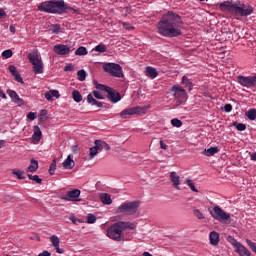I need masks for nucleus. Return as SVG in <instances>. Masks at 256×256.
<instances>
[{
	"mask_svg": "<svg viewBox=\"0 0 256 256\" xmlns=\"http://www.w3.org/2000/svg\"><path fill=\"white\" fill-rule=\"evenodd\" d=\"M183 20L179 14L169 11L164 14L157 24L158 33L163 37H179Z\"/></svg>",
	"mask_w": 256,
	"mask_h": 256,
	"instance_id": "1",
	"label": "nucleus"
},
{
	"mask_svg": "<svg viewBox=\"0 0 256 256\" xmlns=\"http://www.w3.org/2000/svg\"><path fill=\"white\" fill-rule=\"evenodd\" d=\"M38 11L43 13H52L53 15H65L68 11L79 13V10L66 4L64 0H49L38 5Z\"/></svg>",
	"mask_w": 256,
	"mask_h": 256,
	"instance_id": "2",
	"label": "nucleus"
},
{
	"mask_svg": "<svg viewBox=\"0 0 256 256\" xmlns=\"http://www.w3.org/2000/svg\"><path fill=\"white\" fill-rule=\"evenodd\" d=\"M225 11L235 17V19H239L240 17H249L255 9L249 4H242L239 0H226Z\"/></svg>",
	"mask_w": 256,
	"mask_h": 256,
	"instance_id": "3",
	"label": "nucleus"
},
{
	"mask_svg": "<svg viewBox=\"0 0 256 256\" xmlns=\"http://www.w3.org/2000/svg\"><path fill=\"white\" fill-rule=\"evenodd\" d=\"M135 227V224L132 222H116L107 229V237L113 241H125V237H123V231H127V229L133 230Z\"/></svg>",
	"mask_w": 256,
	"mask_h": 256,
	"instance_id": "4",
	"label": "nucleus"
},
{
	"mask_svg": "<svg viewBox=\"0 0 256 256\" xmlns=\"http://www.w3.org/2000/svg\"><path fill=\"white\" fill-rule=\"evenodd\" d=\"M141 207V201H126L123 202L116 210V213L122 215L123 217H133L139 213V208Z\"/></svg>",
	"mask_w": 256,
	"mask_h": 256,
	"instance_id": "5",
	"label": "nucleus"
},
{
	"mask_svg": "<svg viewBox=\"0 0 256 256\" xmlns=\"http://www.w3.org/2000/svg\"><path fill=\"white\" fill-rule=\"evenodd\" d=\"M171 91L174 93V107H179V105H183V103L187 101V91H185L183 87L174 85Z\"/></svg>",
	"mask_w": 256,
	"mask_h": 256,
	"instance_id": "6",
	"label": "nucleus"
},
{
	"mask_svg": "<svg viewBox=\"0 0 256 256\" xmlns=\"http://www.w3.org/2000/svg\"><path fill=\"white\" fill-rule=\"evenodd\" d=\"M102 69L103 71H105V73H109L111 77H125V75L123 74V68L117 63H105L103 64Z\"/></svg>",
	"mask_w": 256,
	"mask_h": 256,
	"instance_id": "7",
	"label": "nucleus"
},
{
	"mask_svg": "<svg viewBox=\"0 0 256 256\" xmlns=\"http://www.w3.org/2000/svg\"><path fill=\"white\" fill-rule=\"evenodd\" d=\"M149 109H151V105H147V106H136V107H132V108H128L123 110L120 113V116L123 119H127V117H131V115H145V113H147V111H149Z\"/></svg>",
	"mask_w": 256,
	"mask_h": 256,
	"instance_id": "8",
	"label": "nucleus"
},
{
	"mask_svg": "<svg viewBox=\"0 0 256 256\" xmlns=\"http://www.w3.org/2000/svg\"><path fill=\"white\" fill-rule=\"evenodd\" d=\"M28 59L33 65V71L36 75H40L41 73H43V61L39 59L38 54H28Z\"/></svg>",
	"mask_w": 256,
	"mask_h": 256,
	"instance_id": "9",
	"label": "nucleus"
},
{
	"mask_svg": "<svg viewBox=\"0 0 256 256\" xmlns=\"http://www.w3.org/2000/svg\"><path fill=\"white\" fill-rule=\"evenodd\" d=\"M238 83L242 87H246V89H253L256 87V74L253 76H238L237 77Z\"/></svg>",
	"mask_w": 256,
	"mask_h": 256,
	"instance_id": "10",
	"label": "nucleus"
},
{
	"mask_svg": "<svg viewBox=\"0 0 256 256\" xmlns=\"http://www.w3.org/2000/svg\"><path fill=\"white\" fill-rule=\"evenodd\" d=\"M81 195V190L73 189L71 191L66 192V195L62 196V201H81L79 196Z\"/></svg>",
	"mask_w": 256,
	"mask_h": 256,
	"instance_id": "11",
	"label": "nucleus"
},
{
	"mask_svg": "<svg viewBox=\"0 0 256 256\" xmlns=\"http://www.w3.org/2000/svg\"><path fill=\"white\" fill-rule=\"evenodd\" d=\"M210 215L217 221H225V211L219 206H215L212 210H209Z\"/></svg>",
	"mask_w": 256,
	"mask_h": 256,
	"instance_id": "12",
	"label": "nucleus"
},
{
	"mask_svg": "<svg viewBox=\"0 0 256 256\" xmlns=\"http://www.w3.org/2000/svg\"><path fill=\"white\" fill-rule=\"evenodd\" d=\"M7 95H9L10 99H12L13 103H16L18 107H23L25 105V101L19 97V94L15 92L14 90L8 89L6 91Z\"/></svg>",
	"mask_w": 256,
	"mask_h": 256,
	"instance_id": "13",
	"label": "nucleus"
},
{
	"mask_svg": "<svg viewBox=\"0 0 256 256\" xmlns=\"http://www.w3.org/2000/svg\"><path fill=\"white\" fill-rule=\"evenodd\" d=\"M106 93H108L106 97L111 103H119V100L121 99V94L119 92L110 87Z\"/></svg>",
	"mask_w": 256,
	"mask_h": 256,
	"instance_id": "14",
	"label": "nucleus"
},
{
	"mask_svg": "<svg viewBox=\"0 0 256 256\" xmlns=\"http://www.w3.org/2000/svg\"><path fill=\"white\" fill-rule=\"evenodd\" d=\"M54 53H56V55H69V53H71V48H69V46L64 45V44H57L54 46L53 48Z\"/></svg>",
	"mask_w": 256,
	"mask_h": 256,
	"instance_id": "15",
	"label": "nucleus"
},
{
	"mask_svg": "<svg viewBox=\"0 0 256 256\" xmlns=\"http://www.w3.org/2000/svg\"><path fill=\"white\" fill-rule=\"evenodd\" d=\"M8 69L12 74V76L14 77L15 81H17L18 83H21V85L25 84V82L23 81V77H21V74H19V71H17V67H15V65H10Z\"/></svg>",
	"mask_w": 256,
	"mask_h": 256,
	"instance_id": "16",
	"label": "nucleus"
},
{
	"mask_svg": "<svg viewBox=\"0 0 256 256\" xmlns=\"http://www.w3.org/2000/svg\"><path fill=\"white\" fill-rule=\"evenodd\" d=\"M170 181L173 183V187H175L177 191H181V187H179V185H181V177L177 175V172L170 173Z\"/></svg>",
	"mask_w": 256,
	"mask_h": 256,
	"instance_id": "17",
	"label": "nucleus"
},
{
	"mask_svg": "<svg viewBox=\"0 0 256 256\" xmlns=\"http://www.w3.org/2000/svg\"><path fill=\"white\" fill-rule=\"evenodd\" d=\"M86 101H87L88 105H91L92 107L93 106H96L98 108L103 107V102H100L97 99H95L93 97V94H91V93L87 95Z\"/></svg>",
	"mask_w": 256,
	"mask_h": 256,
	"instance_id": "18",
	"label": "nucleus"
},
{
	"mask_svg": "<svg viewBox=\"0 0 256 256\" xmlns=\"http://www.w3.org/2000/svg\"><path fill=\"white\" fill-rule=\"evenodd\" d=\"M86 101H87L88 105H91L92 107L93 106H96L98 108L103 107V102H100L97 99H95L93 97V94H91V93L87 95Z\"/></svg>",
	"mask_w": 256,
	"mask_h": 256,
	"instance_id": "19",
	"label": "nucleus"
},
{
	"mask_svg": "<svg viewBox=\"0 0 256 256\" xmlns=\"http://www.w3.org/2000/svg\"><path fill=\"white\" fill-rule=\"evenodd\" d=\"M94 145H96L98 147L99 151H111V146H109V144H107V142L102 141V140H95Z\"/></svg>",
	"mask_w": 256,
	"mask_h": 256,
	"instance_id": "20",
	"label": "nucleus"
},
{
	"mask_svg": "<svg viewBox=\"0 0 256 256\" xmlns=\"http://www.w3.org/2000/svg\"><path fill=\"white\" fill-rule=\"evenodd\" d=\"M236 253H238L239 256H251V251L247 247H245L243 244H240L236 248Z\"/></svg>",
	"mask_w": 256,
	"mask_h": 256,
	"instance_id": "21",
	"label": "nucleus"
},
{
	"mask_svg": "<svg viewBox=\"0 0 256 256\" xmlns=\"http://www.w3.org/2000/svg\"><path fill=\"white\" fill-rule=\"evenodd\" d=\"M99 199L103 205H111L113 200L111 199V195L109 193H101Z\"/></svg>",
	"mask_w": 256,
	"mask_h": 256,
	"instance_id": "22",
	"label": "nucleus"
},
{
	"mask_svg": "<svg viewBox=\"0 0 256 256\" xmlns=\"http://www.w3.org/2000/svg\"><path fill=\"white\" fill-rule=\"evenodd\" d=\"M62 167H64V169H73V167H75V161L71 158V155L64 160Z\"/></svg>",
	"mask_w": 256,
	"mask_h": 256,
	"instance_id": "23",
	"label": "nucleus"
},
{
	"mask_svg": "<svg viewBox=\"0 0 256 256\" xmlns=\"http://www.w3.org/2000/svg\"><path fill=\"white\" fill-rule=\"evenodd\" d=\"M209 239H210V243L214 247H217V245H219V233L215 231L210 232Z\"/></svg>",
	"mask_w": 256,
	"mask_h": 256,
	"instance_id": "24",
	"label": "nucleus"
},
{
	"mask_svg": "<svg viewBox=\"0 0 256 256\" xmlns=\"http://www.w3.org/2000/svg\"><path fill=\"white\" fill-rule=\"evenodd\" d=\"M31 165L26 169V171L29 173H35L37 169H39V161L35 159L30 160Z\"/></svg>",
	"mask_w": 256,
	"mask_h": 256,
	"instance_id": "25",
	"label": "nucleus"
},
{
	"mask_svg": "<svg viewBox=\"0 0 256 256\" xmlns=\"http://www.w3.org/2000/svg\"><path fill=\"white\" fill-rule=\"evenodd\" d=\"M219 151V147H211L208 149H204L203 155L206 157H213V155H216V153Z\"/></svg>",
	"mask_w": 256,
	"mask_h": 256,
	"instance_id": "26",
	"label": "nucleus"
},
{
	"mask_svg": "<svg viewBox=\"0 0 256 256\" xmlns=\"http://www.w3.org/2000/svg\"><path fill=\"white\" fill-rule=\"evenodd\" d=\"M146 75L147 77H151V79H155V77H157V75H159V73L157 72V69L148 66L146 67Z\"/></svg>",
	"mask_w": 256,
	"mask_h": 256,
	"instance_id": "27",
	"label": "nucleus"
},
{
	"mask_svg": "<svg viewBox=\"0 0 256 256\" xmlns=\"http://www.w3.org/2000/svg\"><path fill=\"white\" fill-rule=\"evenodd\" d=\"M33 131H34V134H33V139L35 141H41V135H43V133L41 132V128H39V126L35 125L33 127Z\"/></svg>",
	"mask_w": 256,
	"mask_h": 256,
	"instance_id": "28",
	"label": "nucleus"
},
{
	"mask_svg": "<svg viewBox=\"0 0 256 256\" xmlns=\"http://www.w3.org/2000/svg\"><path fill=\"white\" fill-rule=\"evenodd\" d=\"M49 119V115L47 110L43 109L40 111V114L38 115V121L39 123H45Z\"/></svg>",
	"mask_w": 256,
	"mask_h": 256,
	"instance_id": "29",
	"label": "nucleus"
},
{
	"mask_svg": "<svg viewBox=\"0 0 256 256\" xmlns=\"http://www.w3.org/2000/svg\"><path fill=\"white\" fill-rule=\"evenodd\" d=\"M72 97L76 103H81L83 101V96L81 95V92H79L78 90H73Z\"/></svg>",
	"mask_w": 256,
	"mask_h": 256,
	"instance_id": "30",
	"label": "nucleus"
},
{
	"mask_svg": "<svg viewBox=\"0 0 256 256\" xmlns=\"http://www.w3.org/2000/svg\"><path fill=\"white\" fill-rule=\"evenodd\" d=\"M182 84L188 87V91H193V82L187 76L182 77Z\"/></svg>",
	"mask_w": 256,
	"mask_h": 256,
	"instance_id": "31",
	"label": "nucleus"
},
{
	"mask_svg": "<svg viewBox=\"0 0 256 256\" xmlns=\"http://www.w3.org/2000/svg\"><path fill=\"white\" fill-rule=\"evenodd\" d=\"M50 33H53L54 35H59L61 33V25L60 24H52L49 29Z\"/></svg>",
	"mask_w": 256,
	"mask_h": 256,
	"instance_id": "32",
	"label": "nucleus"
},
{
	"mask_svg": "<svg viewBox=\"0 0 256 256\" xmlns=\"http://www.w3.org/2000/svg\"><path fill=\"white\" fill-rule=\"evenodd\" d=\"M94 85H95V88L98 89V91H105V93H107L110 88L107 85L99 84V82H97V80H94Z\"/></svg>",
	"mask_w": 256,
	"mask_h": 256,
	"instance_id": "33",
	"label": "nucleus"
},
{
	"mask_svg": "<svg viewBox=\"0 0 256 256\" xmlns=\"http://www.w3.org/2000/svg\"><path fill=\"white\" fill-rule=\"evenodd\" d=\"M246 117L250 119V121H255L256 119V109L251 108L246 112Z\"/></svg>",
	"mask_w": 256,
	"mask_h": 256,
	"instance_id": "34",
	"label": "nucleus"
},
{
	"mask_svg": "<svg viewBox=\"0 0 256 256\" xmlns=\"http://www.w3.org/2000/svg\"><path fill=\"white\" fill-rule=\"evenodd\" d=\"M229 127H236L237 131H245V129H247V125L237 122L231 123Z\"/></svg>",
	"mask_w": 256,
	"mask_h": 256,
	"instance_id": "35",
	"label": "nucleus"
},
{
	"mask_svg": "<svg viewBox=\"0 0 256 256\" xmlns=\"http://www.w3.org/2000/svg\"><path fill=\"white\" fill-rule=\"evenodd\" d=\"M24 174L25 172L23 170H19V169L12 170V175H15L19 180H23L26 178L25 176H23Z\"/></svg>",
	"mask_w": 256,
	"mask_h": 256,
	"instance_id": "36",
	"label": "nucleus"
},
{
	"mask_svg": "<svg viewBox=\"0 0 256 256\" xmlns=\"http://www.w3.org/2000/svg\"><path fill=\"white\" fill-rule=\"evenodd\" d=\"M235 217L225 213V225H235Z\"/></svg>",
	"mask_w": 256,
	"mask_h": 256,
	"instance_id": "37",
	"label": "nucleus"
},
{
	"mask_svg": "<svg viewBox=\"0 0 256 256\" xmlns=\"http://www.w3.org/2000/svg\"><path fill=\"white\" fill-rule=\"evenodd\" d=\"M99 153V148L97 145L93 146L90 148V154H89V159H95L96 155Z\"/></svg>",
	"mask_w": 256,
	"mask_h": 256,
	"instance_id": "38",
	"label": "nucleus"
},
{
	"mask_svg": "<svg viewBox=\"0 0 256 256\" xmlns=\"http://www.w3.org/2000/svg\"><path fill=\"white\" fill-rule=\"evenodd\" d=\"M27 177L28 179H30V181H35L36 183H38V185H41V183H43V179H41L39 175L27 174Z\"/></svg>",
	"mask_w": 256,
	"mask_h": 256,
	"instance_id": "39",
	"label": "nucleus"
},
{
	"mask_svg": "<svg viewBox=\"0 0 256 256\" xmlns=\"http://www.w3.org/2000/svg\"><path fill=\"white\" fill-rule=\"evenodd\" d=\"M227 241L228 243H231V245L235 247V249H237L241 245V243L237 241V239H234L232 236H228Z\"/></svg>",
	"mask_w": 256,
	"mask_h": 256,
	"instance_id": "40",
	"label": "nucleus"
},
{
	"mask_svg": "<svg viewBox=\"0 0 256 256\" xmlns=\"http://www.w3.org/2000/svg\"><path fill=\"white\" fill-rule=\"evenodd\" d=\"M78 75V81H85V79H87V72L85 70H79L77 72Z\"/></svg>",
	"mask_w": 256,
	"mask_h": 256,
	"instance_id": "41",
	"label": "nucleus"
},
{
	"mask_svg": "<svg viewBox=\"0 0 256 256\" xmlns=\"http://www.w3.org/2000/svg\"><path fill=\"white\" fill-rule=\"evenodd\" d=\"M86 221L88 224L93 225V223L97 222V216H95V214H88L86 217Z\"/></svg>",
	"mask_w": 256,
	"mask_h": 256,
	"instance_id": "42",
	"label": "nucleus"
},
{
	"mask_svg": "<svg viewBox=\"0 0 256 256\" xmlns=\"http://www.w3.org/2000/svg\"><path fill=\"white\" fill-rule=\"evenodd\" d=\"M186 184L188 185V187H190L191 191H194V193H199V190H197V188L195 187V184L193 183V180L187 178L186 179Z\"/></svg>",
	"mask_w": 256,
	"mask_h": 256,
	"instance_id": "43",
	"label": "nucleus"
},
{
	"mask_svg": "<svg viewBox=\"0 0 256 256\" xmlns=\"http://www.w3.org/2000/svg\"><path fill=\"white\" fill-rule=\"evenodd\" d=\"M94 50L98 53H107V46H105V44H99L95 47Z\"/></svg>",
	"mask_w": 256,
	"mask_h": 256,
	"instance_id": "44",
	"label": "nucleus"
},
{
	"mask_svg": "<svg viewBox=\"0 0 256 256\" xmlns=\"http://www.w3.org/2000/svg\"><path fill=\"white\" fill-rule=\"evenodd\" d=\"M87 48L80 46L76 51H75V55H79V56H83V55H87Z\"/></svg>",
	"mask_w": 256,
	"mask_h": 256,
	"instance_id": "45",
	"label": "nucleus"
},
{
	"mask_svg": "<svg viewBox=\"0 0 256 256\" xmlns=\"http://www.w3.org/2000/svg\"><path fill=\"white\" fill-rule=\"evenodd\" d=\"M171 125L173 127L179 128V127H183V122L181 120H179V118H174L171 120Z\"/></svg>",
	"mask_w": 256,
	"mask_h": 256,
	"instance_id": "46",
	"label": "nucleus"
},
{
	"mask_svg": "<svg viewBox=\"0 0 256 256\" xmlns=\"http://www.w3.org/2000/svg\"><path fill=\"white\" fill-rule=\"evenodd\" d=\"M2 57H4V59H11V57H13V50L8 49L3 51Z\"/></svg>",
	"mask_w": 256,
	"mask_h": 256,
	"instance_id": "47",
	"label": "nucleus"
},
{
	"mask_svg": "<svg viewBox=\"0 0 256 256\" xmlns=\"http://www.w3.org/2000/svg\"><path fill=\"white\" fill-rule=\"evenodd\" d=\"M50 241H51L53 247H59V237H57L56 235H52L50 237Z\"/></svg>",
	"mask_w": 256,
	"mask_h": 256,
	"instance_id": "48",
	"label": "nucleus"
},
{
	"mask_svg": "<svg viewBox=\"0 0 256 256\" xmlns=\"http://www.w3.org/2000/svg\"><path fill=\"white\" fill-rule=\"evenodd\" d=\"M247 245L250 247V249L256 254V243L252 242L251 240H246Z\"/></svg>",
	"mask_w": 256,
	"mask_h": 256,
	"instance_id": "49",
	"label": "nucleus"
},
{
	"mask_svg": "<svg viewBox=\"0 0 256 256\" xmlns=\"http://www.w3.org/2000/svg\"><path fill=\"white\" fill-rule=\"evenodd\" d=\"M193 213H194L195 217H197V219H204L205 218L203 213H201L200 209H194Z\"/></svg>",
	"mask_w": 256,
	"mask_h": 256,
	"instance_id": "50",
	"label": "nucleus"
},
{
	"mask_svg": "<svg viewBox=\"0 0 256 256\" xmlns=\"http://www.w3.org/2000/svg\"><path fill=\"white\" fill-rule=\"evenodd\" d=\"M226 69H235V63L231 59H227L226 61Z\"/></svg>",
	"mask_w": 256,
	"mask_h": 256,
	"instance_id": "51",
	"label": "nucleus"
},
{
	"mask_svg": "<svg viewBox=\"0 0 256 256\" xmlns=\"http://www.w3.org/2000/svg\"><path fill=\"white\" fill-rule=\"evenodd\" d=\"M92 97H95V99H105L103 95H101V92L94 90L92 92Z\"/></svg>",
	"mask_w": 256,
	"mask_h": 256,
	"instance_id": "52",
	"label": "nucleus"
},
{
	"mask_svg": "<svg viewBox=\"0 0 256 256\" xmlns=\"http://www.w3.org/2000/svg\"><path fill=\"white\" fill-rule=\"evenodd\" d=\"M27 118L30 119V121H35V119H37V113L29 112Z\"/></svg>",
	"mask_w": 256,
	"mask_h": 256,
	"instance_id": "53",
	"label": "nucleus"
},
{
	"mask_svg": "<svg viewBox=\"0 0 256 256\" xmlns=\"http://www.w3.org/2000/svg\"><path fill=\"white\" fill-rule=\"evenodd\" d=\"M50 93L52 97H55L56 99H59L61 97L58 90H50Z\"/></svg>",
	"mask_w": 256,
	"mask_h": 256,
	"instance_id": "54",
	"label": "nucleus"
},
{
	"mask_svg": "<svg viewBox=\"0 0 256 256\" xmlns=\"http://www.w3.org/2000/svg\"><path fill=\"white\" fill-rule=\"evenodd\" d=\"M64 71H75V66L73 64H67Z\"/></svg>",
	"mask_w": 256,
	"mask_h": 256,
	"instance_id": "55",
	"label": "nucleus"
},
{
	"mask_svg": "<svg viewBox=\"0 0 256 256\" xmlns=\"http://www.w3.org/2000/svg\"><path fill=\"white\" fill-rule=\"evenodd\" d=\"M44 97H45V99H46L47 101H53V96H52V94H51V91L46 92V93L44 94Z\"/></svg>",
	"mask_w": 256,
	"mask_h": 256,
	"instance_id": "56",
	"label": "nucleus"
},
{
	"mask_svg": "<svg viewBox=\"0 0 256 256\" xmlns=\"http://www.w3.org/2000/svg\"><path fill=\"white\" fill-rule=\"evenodd\" d=\"M233 111V106L231 104L225 105V113H231Z\"/></svg>",
	"mask_w": 256,
	"mask_h": 256,
	"instance_id": "57",
	"label": "nucleus"
},
{
	"mask_svg": "<svg viewBox=\"0 0 256 256\" xmlns=\"http://www.w3.org/2000/svg\"><path fill=\"white\" fill-rule=\"evenodd\" d=\"M50 169H57V159H54L49 167Z\"/></svg>",
	"mask_w": 256,
	"mask_h": 256,
	"instance_id": "58",
	"label": "nucleus"
},
{
	"mask_svg": "<svg viewBox=\"0 0 256 256\" xmlns=\"http://www.w3.org/2000/svg\"><path fill=\"white\" fill-rule=\"evenodd\" d=\"M70 221H72L74 225H77V218L74 215L70 216Z\"/></svg>",
	"mask_w": 256,
	"mask_h": 256,
	"instance_id": "59",
	"label": "nucleus"
},
{
	"mask_svg": "<svg viewBox=\"0 0 256 256\" xmlns=\"http://www.w3.org/2000/svg\"><path fill=\"white\" fill-rule=\"evenodd\" d=\"M160 147L161 149L166 150L167 149V144H165V142H163V140L160 141Z\"/></svg>",
	"mask_w": 256,
	"mask_h": 256,
	"instance_id": "60",
	"label": "nucleus"
},
{
	"mask_svg": "<svg viewBox=\"0 0 256 256\" xmlns=\"http://www.w3.org/2000/svg\"><path fill=\"white\" fill-rule=\"evenodd\" d=\"M251 161H256V152L250 153Z\"/></svg>",
	"mask_w": 256,
	"mask_h": 256,
	"instance_id": "61",
	"label": "nucleus"
},
{
	"mask_svg": "<svg viewBox=\"0 0 256 256\" xmlns=\"http://www.w3.org/2000/svg\"><path fill=\"white\" fill-rule=\"evenodd\" d=\"M5 15H7L5 10H3V8H0V19H1V17H5Z\"/></svg>",
	"mask_w": 256,
	"mask_h": 256,
	"instance_id": "62",
	"label": "nucleus"
},
{
	"mask_svg": "<svg viewBox=\"0 0 256 256\" xmlns=\"http://www.w3.org/2000/svg\"><path fill=\"white\" fill-rule=\"evenodd\" d=\"M9 29L11 33H15L17 31L14 25H10Z\"/></svg>",
	"mask_w": 256,
	"mask_h": 256,
	"instance_id": "63",
	"label": "nucleus"
},
{
	"mask_svg": "<svg viewBox=\"0 0 256 256\" xmlns=\"http://www.w3.org/2000/svg\"><path fill=\"white\" fill-rule=\"evenodd\" d=\"M57 253H64V250L58 247H55Z\"/></svg>",
	"mask_w": 256,
	"mask_h": 256,
	"instance_id": "64",
	"label": "nucleus"
}]
</instances>
